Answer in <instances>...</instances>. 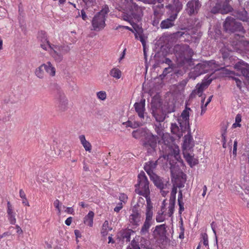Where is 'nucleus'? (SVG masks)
<instances>
[{"label":"nucleus","instance_id":"nucleus-1","mask_svg":"<svg viewBox=\"0 0 249 249\" xmlns=\"http://www.w3.org/2000/svg\"><path fill=\"white\" fill-rule=\"evenodd\" d=\"M143 16L142 8L130 0L126 11L123 14V18L124 20L129 22L133 29H135V27L140 29L139 23L141 22Z\"/></svg>","mask_w":249,"mask_h":249},{"label":"nucleus","instance_id":"nucleus-2","mask_svg":"<svg viewBox=\"0 0 249 249\" xmlns=\"http://www.w3.org/2000/svg\"><path fill=\"white\" fill-rule=\"evenodd\" d=\"M224 31L229 34L240 33L244 34L246 31L242 24L231 17H228L223 24Z\"/></svg>","mask_w":249,"mask_h":249},{"label":"nucleus","instance_id":"nucleus-3","mask_svg":"<svg viewBox=\"0 0 249 249\" xmlns=\"http://www.w3.org/2000/svg\"><path fill=\"white\" fill-rule=\"evenodd\" d=\"M109 12L108 6L105 5L100 11L94 15L91 22L93 30L99 31L105 28L107 15Z\"/></svg>","mask_w":249,"mask_h":249},{"label":"nucleus","instance_id":"nucleus-4","mask_svg":"<svg viewBox=\"0 0 249 249\" xmlns=\"http://www.w3.org/2000/svg\"><path fill=\"white\" fill-rule=\"evenodd\" d=\"M135 192L138 194L143 196H149V181L145 174L141 171L138 176V183L135 185Z\"/></svg>","mask_w":249,"mask_h":249},{"label":"nucleus","instance_id":"nucleus-5","mask_svg":"<svg viewBox=\"0 0 249 249\" xmlns=\"http://www.w3.org/2000/svg\"><path fill=\"white\" fill-rule=\"evenodd\" d=\"M143 139H142V145L148 155H152L156 151L158 137L149 130Z\"/></svg>","mask_w":249,"mask_h":249},{"label":"nucleus","instance_id":"nucleus-6","mask_svg":"<svg viewBox=\"0 0 249 249\" xmlns=\"http://www.w3.org/2000/svg\"><path fill=\"white\" fill-rule=\"evenodd\" d=\"M131 213L129 215V226L135 229L140 225L142 218V209L139 202L133 206L131 209Z\"/></svg>","mask_w":249,"mask_h":249},{"label":"nucleus","instance_id":"nucleus-7","mask_svg":"<svg viewBox=\"0 0 249 249\" xmlns=\"http://www.w3.org/2000/svg\"><path fill=\"white\" fill-rule=\"evenodd\" d=\"M56 88L55 99L57 110L60 112L65 111L68 108V101L60 88L57 86H55Z\"/></svg>","mask_w":249,"mask_h":249},{"label":"nucleus","instance_id":"nucleus-8","mask_svg":"<svg viewBox=\"0 0 249 249\" xmlns=\"http://www.w3.org/2000/svg\"><path fill=\"white\" fill-rule=\"evenodd\" d=\"M50 49V53L52 57L54 58V60L56 62L59 63L62 61L63 57H62V55L60 54L58 55L56 53V51H59V52H61V53L63 55L68 53L70 52L71 48L68 45H55L53 44L52 46H51Z\"/></svg>","mask_w":249,"mask_h":249},{"label":"nucleus","instance_id":"nucleus-9","mask_svg":"<svg viewBox=\"0 0 249 249\" xmlns=\"http://www.w3.org/2000/svg\"><path fill=\"white\" fill-rule=\"evenodd\" d=\"M201 5L199 0H189L186 4V11L189 16H195L198 13Z\"/></svg>","mask_w":249,"mask_h":249},{"label":"nucleus","instance_id":"nucleus-10","mask_svg":"<svg viewBox=\"0 0 249 249\" xmlns=\"http://www.w3.org/2000/svg\"><path fill=\"white\" fill-rule=\"evenodd\" d=\"M150 178L153 181L155 186L160 190L166 188L169 183L168 180H164L163 178L158 176L156 174L150 176Z\"/></svg>","mask_w":249,"mask_h":249},{"label":"nucleus","instance_id":"nucleus-11","mask_svg":"<svg viewBox=\"0 0 249 249\" xmlns=\"http://www.w3.org/2000/svg\"><path fill=\"white\" fill-rule=\"evenodd\" d=\"M178 17V12L171 13L169 17L163 20L160 24V27L162 29H166L171 28L175 25V21Z\"/></svg>","mask_w":249,"mask_h":249},{"label":"nucleus","instance_id":"nucleus-12","mask_svg":"<svg viewBox=\"0 0 249 249\" xmlns=\"http://www.w3.org/2000/svg\"><path fill=\"white\" fill-rule=\"evenodd\" d=\"M232 15L234 16L236 19H239L243 22H249L248 13L244 8L233 10Z\"/></svg>","mask_w":249,"mask_h":249},{"label":"nucleus","instance_id":"nucleus-13","mask_svg":"<svg viewBox=\"0 0 249 249\" xmlns=\"http://www.w3.org/2000/svg\"><path fill=\"white\" fill-rule=\"evenodd\" d=\"M132 229V228L122 229L117 233V239L122 242H124V240L126 242H130L131 235L134 232Z\"/></svg>","mask_w":249,"mask_h":249},{"label":"nucleus","instance_id":"nucleus-14","mask_svg":"<svg viewBox=\"0 0 249 249\" xmlns=\"http://www.w3.org/2000/svg\"><path fill=\"white\" fill-rule=\"evenodd\" d=\"M167 226L165 224L157 225L153 231L155 237H159L160 239L164 240L166 238Z\"/></svg>","mask_w":249,"mask_h":249},{"label":"nucleus","instance_id":"nucleus-15","mask_svg":"<svg viewBox=\"0 0 249 249\" xmlns=\"http://www.w3.org/2000/svg\"><path fill=\"white\" fill-rule=\"evenodd\" d=\"M209 64L207 62L199 63L194 68L193 71L195 77H198L199 75L205 73L208 71Z\"/></svg>","mask_w":249,"mask_h":249},{"label":"nucleus","instance_id":"nucleus-16","mask_svg":"<svg viewBox=\"0 0 249 249\" xmlns=\"http://www.w3.org/2000/svg\"><path fill=\"white\" fill-rule=\"evenodd\" d=\"M183 139L182 145L183 151H184L185 150H191L193 149L195 146V142L193 137L191 134V132H188V134L184 136Z\"/></svg>","mask_w":249,"mask_h":249},{"label":"nucleus","instance_id":"nucleus-17","mask_svg":"<svg viewBox=\"0 0 249 249\" xmlns=\"http://www.w3.org/2000/svg\"><path fill=\"white\" fill-rule=\"evenodd\" d=\"M135 29H134L136 31V33L135 34V38L140 40V41L142 42L143 47V51H144V58L145 59V61H147V56L146 55V52L145 51V46L146 44V41L145 39L144 36L143 34V30L141 25H139V28H137L134 27Z\"/></svg>","mask_w":249,"mask_h":249},{"label":"nucleus","instance_id":"nucleus-18","mask_svg":"<svg viewBox=\"0 0 249 249\" xmlns=\"http://www.w3.org/2000/svg\"><path fill=\"white\" fill-rule=\"evenodd\" d=\"M157 163L158 160L155 161L150 160L145 163L143 168L149 177L155 174L154 173L153 170L156 168Z\"/></svg>","mask_w":249,"mask_h":249},{"label":"nucleus","instance_id":"nucleus-19","mask_svg":"<svg viewBox=\"0 0 249 249\" xmlns=\"http://www.w3.org/2000/svg\"><path fill=\"white\" fill-rule=\"evenodd\" d=\"M134 107L139 116L141 118H144L145 100L142 99L139 103H135Z\"/></svg>","mask_w":249,"mask_h":249},{"label":"nucleus","instance_id":"nucleus-20","mask_svg":"<svg viewBox=\"0 0 249 249\" xmlns=\"http://www.w3.org/2000/svg\"><path fill=\"white\" fill-rule=\"evenodd\" d=\"M173 5L168 4L166 6V8L171 11L172 13L178 12V14L182 9V5L179 0H172Z\"/></svg>","mask_w":249,"mask_h":249},{"label":"nucleus","instance_id":"nucleus-21","mask_svg":"<svg viewBox=\"0 0 249 249\" xmlns=\"http://www.w3.org/2000/svg\"><path fill=\"white\" fill-rule=\"evenodd\" d=\"M183 154L184 158L191 167H193L198 163V160L195 158L194 156H192L185 151L183 152Z\"/></svg>","mask_w":249,"mask_h":249},{"label":"nucleus","instance_id":"nucleus-22","mask_svg":"<svg viewBox=\"0 0 249 249\" xmlns=\"http://www.w3.org/2000/svg\"><path fill=\"white\" fill-rule=\"evenodd\" d=\"M149 131L147 129L143 128H140L136 130L133 131L132 132V136L133 138L136 139L141 138L143 139L147 132Z\"/></svg>","mask_w":249,"mask_h":249},{"label":"nucleus","instance_id":"nucleus-23","mask_svg":"<svg viewBox=\"0 0 249 249\" xmlns=\"http://www.w3.org/2000/svg\"><path fill=\"white\" fill-rule=\"evenodd\" d=\"M234 68L236 71H240L242 74L249 68V64L240 60L235 64Z\"/></svg>","mask_w":249,"mask_h":249},{"label":"nucleus","instance_id":"nucleus-24","mask_svg":"<svg viewBox=\"0 0 249 249\" xmlns=\"http://www.w3.org/2000/svg\"><path fill=\"white\" fill-rule=\"evenodd\" d=\"M181 31H178L171 34L170 35L171 38L173 39V40H178L180 39L184 36L189 35L187 29L186 28H181Z\"/></svg>","mask_w":249,"mask_h":249},{"label":"nucleus","instance_id":"nucleus-25","mask_svg":"<svg viewBox=\"0 0 249 249\" xmlns=\"http://www.w3.org/2000/svg\"><path fill=\"white\" fill-rule=\"evenodd\" d=\"M161 102L160 99L155 98H152L151 102V113L161 110Z\"/></svg>","mask_w":249,"mask_h":249},{"label":"nucleus","instance_id":"nucleus-26","mask_svg":"<svg viewBox=\"0 0 249 249\" xmlns=\"http://www.w3.org/2000/svg\"><path fill=\"white\" fill-rule=\"evenodd\" d=\"M178 122L179 124V127L182 132L184 133L186 131H188V132H191L190 126L189 125V120L178 119Z\"/></svg>","mask_w":249,"mask_h":249},{"label":"nucleus","instance_id":"nucleus-27","mask_svg":"<svg viewBox=\"0 0 249 249\" xmlns=\"http://www.w3.org/2000/svg\"><path fill=\"white\" fill-rule=\"evenodd\" d=\"M152 114L158 123L163 122L167 116L162 109L159 110V111L152 112Z\"/></svg>","mask_w":249,"mask_h":249},{"label":"nucleus","instance_id":"nucleus-28","mask_svg":"<svg viewBox=\"0 0 249 249\" xmlns=\"http://www.w3.org/2000/svg\"><path fill=\"white\" fill-rule=\"evenodd\" d=\"M234 10L229 4V0H225L223 3L221 4V14H226Z\"/></svg>","mask_w":249,"mask_h":249},{"label":"nucleus","instance_id":"nucleus-29","mask_svg":"<svg viewBox=\"0 0 249 249\" xmlns=\"http://www.w3.org/2000/svg\"><path fill=\"white\" fill-rule=\"evenodd\" d=\"M179 51H180V53L179 54H178V56L180 58H185L186 53H189L191 57L193 54V51L192 49H190L189 46L188 45L180 47Z\"/></svg>","mask_w":249,"mask_h":249},{"label":"nucleus","instance_id":"nucleus-30","mask_svg":"<svg viewBox=\"0 0 249 249\" xmlns=\"http://www.w3.org/2000/svg\"><path fill=\"white\" fill-rule=\"evenodd\" d=\"M44 69L51 76H53L55 74V69L53 66L52 64L50 61H48L46 64H43Z\"/></svg>","mask_w":249,"mask_h":249},{"label":"nucleus","instance_id":"nucleus-31","mask_svg":"<svg viewBox=\"0 0 249 249\" xmlns=\"http://www.w3.org/2000/svg\"><path fill=\"white\" fill-rule=\"evenodd\" d=\"M79 138L85 150L90 152L91 150V145L90 142L86 140L85 135H81L79 136Z\"/></svg>","mask_w":249,"mask_h":249},{"label":"nucleus","instance_id":"nucleus-32","mask_svg":"<svg viewBox=\"0 0 249 249\" xmlns=\"http://www.w3.org/2000/svg\"><path fill=\"white\" fill-rule=\"evenodd\" d=\"M152 224V222L145 220L143 225L142 227L140 233L142 235H145L149 232V229Z\"/></svg>","mask_w":249,"mask_h":249},{"label":"nucleus","instance_id":"nucleus-33","mask_svg":"<svg viewBox=\"0 0 249 249\" xmlns=\"http://www.w3.org/2000/svg\"><path fill=\"white\" fill-rule=\"evenodd\" d=\"M38 38L42 43H47V44L48 45L49 48L50 49L51 48V46H52L53 44H51L48 40L47 34L45 31H41L39 33Z\"/></svg>","mask_w":249,"mask_h":249},{"label":"nucleus","instance_id":"nucleus-34","mask_svg":"<svg viewBox=\"0 0 249 249\" xmlns=\"http://www.w3.org/2000/svg\"><path fill=\"white\" fill-rule=\"evenodd\" d=\"M168 160H169V164L170 165V171L171 174H173V172L175 170V168H176V165L177 163H183V160H175V159L173 158L172 157H169L168 158Z\"/></svg>","mask_w":249,"mask_h":249},{"label":"nucleus","instance_id":"nucleus-35","mask_svg":"<svg viewBox=\"0 0 249 249\" xmlns=\"http://www.w3.org/2000/svg\"><path fill=\"white\" fill-rule=\"evenodd\" d=\"M94 215V212L92 211H89L88 214L84 218V223L87 224L89 227H92Z\"/></svg>","mask_w":249,"mask_h":249},{"label":"nucleus","instance_id":"nucleus-36","mask_svg":"<svg viewBox=\"0 0 249 249\" xmlns=\"http://www.w3.org/2000/svg\"><path fill=\"white\" fill-rule=\"evenodd\" d=\"M109 74L111 76L118 79L121 77L122 72L119 69L114 68L111 70Z\"/></svg>","mask_w":249,"mask_h":249},{"label":"nucleus","instance_id":"nucleus-37","mask_svg":"<svg viewBox=\"0 0 249 249\" xmlns=\"http://www.w3.org/2000/svg\"><path fill=\"white\" fill-rule=\"evenodd\" d=\"M189 110H191L190 108L186 107L185 109H184L182 112L180 117H179L178 119L189 120Z\"/></svg>","mask_w":249,"mask_h":249},{"label":"nucleus","instance_id":"nucleus-38","mask_svg":"<svg viewBox=\"0 0 249 249\" xmlns=\"http://www.w3.org/2000/svg\"><path fill=\"white\" fill-rule=\"evenodd\" d=\"M43 69H44V66H42V64L39 67L36 68L35 71V74L39 78L42 79L44 77V72Z\"/></svg>","mask_w":249,"mask_h":249},{"label":"nucleus","instance_id":"nucleus-39","mask_svg":"<svg viewBox=\"0 0 249 249\" xmlns=\"http://www.w3.org/2000/svg\"><path fill=\"white\" fill-rule=\"evenodd\" d=\"M155 130L157 134L161 137L164 135L163 129L161 128V124L160 123H158L154 125Z\"/></svg>","mask_w":249,"mask_h":249},{"label":"nucleus","instance_id":"nucleus-40","mask_svg":"<svg viewBox=\"0 0 249 249\" xmlns=\"http://www.w3.org/2000/svg\"><path fill=\"white\" fill-rule=\"evenodd\" d=\"M111 230V229L109 228L108 221L106 220L103 224L101 233L103 235H107L108 231Z\"/></svg>","mask_w":249,"mask_h":249},{"label":"nucleus","instance_id":"nucleus-41","mask_svg":"<svg viewBox=\"0 0 249 249\" xmlns=\"http://www.w3.org/2000/svg\"><path fill=\"white\" fill-rule=\"evenodd\" d=\"M222 57L223 58L224 60H226V59L230 58L231 57V53L230 51L226 49V48H223L220 50Z\"/></svg>","mask_w":249,"mask_h":249},{"label":"nucleus","instance_id":"nucleus-42","mask_svg":"<svg viewBox=\"0 0 249 249\" xmlns=\"http://www.w3.org/2000/svg\"><path fill=\"white\" fill-rule=\"evenodd\" d=\"M171 131L173 134H175L178 136L180 135L179 127L176 123H172L171 124Z\"/></svg>","mask_w":249,"mask_h":249},{"label":"nucleus","instance_id":"nucleus-43","mask_svg":"<svg viewBox=\"0 0 249 249\" xmlns=\"http://www.w3.org/2000/svg\"><path fill=\"white\" fill-rule=\"evenodd\" d=\"M205 89H206V88L201 83H198L196 86V89L195 90H196L199 96L201 97L202 96V92Z\"/></svg>","mask_w":249,"mask_h":249},{"label":"nucleus","instance_id":"nucleus-44","mask_svg":"<svg viewBox=\"0 0 249 249\" xmlns=\"http://www.w3.org/2000/svg\"><path fill=\"white\" fill-rule=\"evenodd\" d=\"M221 4L218 3H216L215 5L213 7L211 10V12L213 14H221Z\"/></svg>","mask_w":249,"mask_h":249},{"label":"nucleus","instance_id":"nucleus-45","mask_svg":"<svg viewBox=\"0 0 249 249\" xmlns=\"http://www.w3.org/2000/svg\"><path fill=\"white\" fill-rule=\"evenodd\" d=\"M123 124L125 125L126 127H130L132 128H135L138 126V124L137 123H133L130 121H127V122H124Z\"/></svg>","mask_w":249,"mask_h":249},{"label":"nucleus","instance_id":"nucleus-46","mask_svg":"<svg viewBox=\"0 0 249 249\" xmlns=\"http://www.w3.org/2000/svg\"><path fill=\"white\" fill-rule=\"evenodd\" d=\"M146 198V210H153V204L151 201L150 197L149 196H144Z\"/></svg>","mask_w":249,"mask_h":249},{"label":"nucleus","instance_id":"nucleus-47","mask_svg":"<svg viewBox=\"0 0 249 249\" xmlns=\"http://www.w3.org/2000/svg\"><path fill=\"white\" fill-rule=\"evenodd\" d=\"M97 96L99 99L105 100L107 98V94L105 91H100L97 92Z\"/></svg>","mask_w":249,"mask_h":249},{"label":"nucleus","instance_id":"nucleus-48","mask_svg":"<svg viewBox=\"0 0 249 249\" xmlns=\"http://www.w3.org/2000/svg\"><path fill=\"white\" fill-rule=\"evenodd\" d=\"M163 212H158L156 216V220L157 222H161L165 220V217L163 215Z\"/></svg>","mask_w":249,"mask_h":249},{"label":"nucleus","instance_id":"nucleus-49","mask_svg":"<svg viewBox=\"0 0 249 249\" xmlns=\"http://www.w3.org/2000/svg\"><path fill=\"white\" fill-rule=\"evenodd\" d=\"M153 210H146L145 220L152 221L153 217Z\"/></svg>","mask_w":249,"mask_h":249},{"label":"nucleus","instance_id":"nucleus-50","mask_svg":"<svg viewBox=\"0 0 249 249\" xmlns=\"http://www.w3.org/2000/svg\"><path fill=\"white\" fill-rule=\"evenodd\" d=\"M131 247H130V249H141L140 247V245L138 242L136 241L135 239H133L130 243Z\"/></svg>","mask_w":249,"mask_h":249},{"label":"nucleus","instance_id":"nucleus-51","mask_svg":"<svg viewBox=\"0 0 249 249\" xmlns=\"http://www.w3.org/2000/svg\"><path fill=\"white\" fill-rule=\"evenodd\" d=\"M212 81V79L209 78V77H208L207 79H204L202 80V82L201 83L204 87L206 88H208V87L210 85V84L211 83Z\"/></svg>","mask_w":249,"mask_h":249},{"label":"nucleus","instance_id":"nucleus-52","mask_svg":"<svg viewBox=\"0 0 249 249\" xmlns=\"http://www.w3.org/2000/svg\"><path fill=\"white\" fill-rule=\"evenodd\" d=\"M7 215H11L12 214H15L13 211V207L10 201L7 202Z\"/></svg>","mask_w":249,"mask_h":249},{"label":"nucleus","instance_id":"nucleus-53","mask_svg":"<svg viewBox=\"0 0 249 249\" xmlns=\"http://www.w3.org/2000/svg\"><path fill=\"white\" fill-rule=\"evenodd\" d=\"M170 157H172L173 158L175 159V160H181L180 158V156L179 155V150H174V155H171Z\"/></svg>","mask_w":249,"mask_h":249},{"label":"nucleus","instance_id":"nucleus-54","mask_svg":"<svg viewBox=\"0 0 249 249\" xmlns=\"http://www.w3.org/2000/svg\"><path fill=\"white\" fill-rule=\"evenodd\" d=\"M160 18L157 16H154L152 20V25L154 26L157 27L159 24Z\"/></svg>","mask_w":249,"mask_h":249},{"label":"nucleus","instance_id":"nucleus-55","mask_svg":"<svg viewBox=\"0 0 249 249\" xmlns=\"http://www.w3.org/2000/svg\"><path fill=\"white\" fill-rule=\"evenodd\" d=\"M8 217L10 224L14 225L16 223V219L15 218V214L8 215Z\"/></svg>","mask_w":249,"mask_h":249},{"label":"nucleus","instance_id":"nucleus-56","mask_svg":"<svg viewBox=\"0 0 249 249\" xmlns=\"http://www.w3.org/2000/svg\"><path fill=\"white\" fill-rule=\"evenodd\" d=\"M227 129V126L226 125H224L221 127V133L222 138H226Z\"/></svg>","mask_w":249,"mask_h":249},{"label":"nucleus","instance_id":"nucleus-57","mask_svg":"<svg viewBox=\"0 0 249 249\" xmlns=\"http://www.w3.org/2000/svg\"><path fill=\"white\" fill-rule=\"evenodd\" d=\"M232 79L235 81L237 87L241 89L242 88V81L238 78L235 77H232Z\"/></svg>","mask_w":249,"mask_h":249},{"label":"nucleus","instance_id":"nucleus-58","mask_svg":"<svg viewBox=\"0 0 249 249\" xmlns=\"http://www.w3.org/2000/svg\"><path fill=\"white\" fill-rule=\"evenodd\" d=\"M174 204H169L168 207V215L169 216L172 215L174 211Z\"/></svg>","mask_w":249,"mask_h":249},{"label":"nucleus","instance_id":"nucleus-59","mask_svg":"<svg viewBox=\"0 0 249 249\" xmlns=\"http://www.w3.org/2000/svg\"><path fill=\"white\" fill-rule=\"evenodd\" d=\"M202 238L203 240V245L206 247L208 246V238L207 234L206 233L203 234Z\"/></svg>","mask_w":249,"mask_h":249},{"label":"nucleus","instance_id":"nucleus-60","mask_svg":"<svg viewBox=\"0 0 249 249\" xmlns=\"http://www.w3.org/2000/svg\"><path fill=\"white\" fill-rule=\"evenodd\" d=\"M179 206L178 213L179 214H181L182 212L184 210V203L183 201L178 202Z\"/></svg>","mask_w":249,"mask_h":249},{"label":"nucleus","instance_id":"nucleus-61","mask_svg":"<svg viewBox=\"0 0 249 249\" xmlns=\"http://www.w3.org/2000/svg\"><path fill=\"white\" fill-rule=\"evenodd\" d=\"M119 199L121 201V202H124L125 201H126V200L127 199V196L125 194L122 193L120 194V196H119Z\"/></svg>","mask_w":249,"mask_h":249},{"label":"nucleus","instance_id":"nucleus-62","mask_svg":"<svg viewBox=\"0 0 249 249\" xmlns=\"http://www.w3.org/2000/svg\"><path fill=\"white\" fill-rule=\"evenodd\" d=\"M176 200V196L170 195V197L169 199V204L175 205Z\"/></svg>","mask_w":249,"mask_h":249},{"label":"nucleus","instance_id":"nucleus-63","mask_svg":"<svg viewBox=\"0 0 249 249\" xmlns=\"http://www.w3.org/2000/svg\"><path fill=\"white\" fill-rule=\"evenodd\" d=\"M123 208L122 202H120L118 204L117 206L114 208V211L115 212L118 213Z\"/></svg>","mask_w":249,"mask_h":249},{"label":"nucleus","instance_id":"nucleus-64","mask_svg":"<svg viewBox=\"0 0 249 249\" xmlns=\"http://www.w3.org/2000/svg\"><path fill=\"white\" fill-rule=\"evenodd\" d=\"M249 83V68L242 74Z\"/></svg>","mask_w":249,"mask_h":249}]
</instances>
